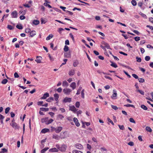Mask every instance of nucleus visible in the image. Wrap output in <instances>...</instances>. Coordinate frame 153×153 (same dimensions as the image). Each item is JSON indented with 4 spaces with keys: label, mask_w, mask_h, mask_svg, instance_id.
<instances>
[{
    "label": "nucleus",
    "mask_w": 153,
    "mask_h": 153,
    "mask_svg": "<svg viewBox=\"0 0 153 153\" xmlns=\"http://www.w3.org/2000/svg\"><path fill=\"white\" fill-rule=\"evenodd\" d=\"M72 90L68 88H65L63 89V92L66 95H69L70 93L71 92Z\"/></svg>",
    "instance_id": "nucleus-1"
},
{
    "label": "nucleus",
    "mask_w": 153,
    "mask_h": 153,
    "mask_svg": "<svg viewBox=\"0 0 153 153\" xmlns=\"http://www.w3.org/2000/svg\"><path fill=\"white\" fill-rule=\"evenodd\" d=\"M10 125L15 129H19V127L16 123H11Z\"/></svg>",
    "instance_id": "nucleus-2"
},
{
    "label": "nucleus",
    "mask_w": 153,
    "mask_h": 153,
    "mask_svg": "<svg viewBox=\"0 0 153 153\" xmlns=\"http://www.w3.org/2000/svg\"><path fill=\"white\" fill-rule=\"evenodd\" d=\"M68 137L67 133L64 132L60 133V138L61 139H64Z\"/></svg>",
    "instance_id": "nucleus-3"
},
{
    "label": "nucleus",
    "mask_w": 153,
    "mask_h": 153,
    "mask_svg": "<svg viewBox=\"0 0 153 153\" xmlns=\"http://www.w3.org/2000/svg\"><path fill=\"white\" fill-rule=\"evenodd\" d=\"M113 94L112 96H111V98L113 99H117V91L115 90H113Z\"/></svg>",
    "instance_id": "nucleus-4"
},
{
    "label": "nucleus",
    "mask_w": 153,
    "mask_h": 153,
    "mask_svg": "<svg viewBox=\"0 0 153 153\" xmlns=\"http://www.w3.org/2000/svg\"><path fill=\"white\" fill-rule=\"evenodd\" d=\"M12 17L13 18H16L17 17L18 13L16 10H15L12 12L11 13Z\"/></svg>",
    "instance_id": "nucleus-5"
},
{
    "label": "nucleus",
    "mask_w": 153,
    "mask_h": 153,
    "mask_svg": "<svg viewBox=\"0 0 153 153\" xmlns=\"http://www.w3.org/2000/svg\"><path fill=\"white\" fill-rule=\"evenodd\" d=\"M69 110L72 111L74 113H75L77 110L74 105L69 106Z\"/></svg>",
    "instance_id": "nucleus-6"
},
{
    "label": "nucleus",
    "mask_w": 153,
    "mask_h": 153,
    "mask_svg": "<svg viewBox=\"0 0 153 153\" xmlns=\"http://www.w3.org/2000/svg\"><path fill=\"white\" fill-rule=\"evenodd\" d=\"M67 146L65 145H62L59 147V150L62 152H65L66 150Z\"/></svg>",
    "instance_id": "nucleus-7"
},
{
    "label": "nucleus",
    "mask_w": 153,
    "mask_h": 153,
    "mask_svg": "<svg viewBox=\"0 0 153 153\" xmlns=\"http://www.w3.org/2000/svg\"><path fill=\"white\" fill-rule=\"evenodd\" d=\"M37 59L35 60L37 63H40L41 62V60H42V58L41 56H37Z\"/></svg>",
    "instance_id": "nucleus-8"
},
{
    "label": "nucleus",
    "mask_w": 153,
    "mask_h": 153,
    "mask_svg": "<svg viewBox=\"0 0 153 153\" xmlns=\"http://www.w3.org/2000/svg\"><path fill=\"white\" fill-rule=\"evenodd\" d=\"M71 101V98L66 97L63 100V102H70Z\"/></svg>",
    "instance_id": "nucleus-9"
},
{
    "label": "nucleus",
    "mask_w": 153,
    "mask_h": 153,
    "mask_svg": "<svg viewBox=\"0 0 153 153\" xmlns=\"http://www.w3.org/2000/svg\"><path fill=\"white\" fill-rule=\"evenodd\" d=\"M49 94L48 93H46L44 94L43 96L41 98V99H45L47 97H49Z\"/></svg>",
    "instance_id": "nucleus-10"
},
{
    "label": "nucleus",
    "mask_w": 153,
    "mask_h": 153,
    "mask_svg": "<svg viewBox=\"0 0 153 153\" xmlns=\"http://www.w3.org/2000/svg\"><path fill=\"white\" fill-rule=\"evenodd\" d=\"M74 121L76 125L77 126H80V124L78 122V119L75 117L74 118Z\"/></svg>",
    "instance_id": "nucleus-11"
},
{
    "label": "nucleus",
    "mask_w": 153,
    "mask_h": 153,
    "mask_svg": "<svg viewBox=\"0 0 153 153\" xmlns=\"http://www.w3.org/2000/svg\"><path fill=\"white\" fill-rule=\"evenodd\" d=\"M62 128L61 127H58L56 128L55 131L56 133H59L62 130Z\"/></svg>",
    "instance_id": "nucleus-12"
},
{
    "label": "nucleus",
    "mask_w": 153,
    "mask_h": 153,
    "mask_svg": "<svg viewBox=\"0 0 153 153\" xmlns=\"http://www.w3.org/2000/svg\"><path fill=\"white\" fill-rule=\"evenodd\" d=\"M75 146L77 149H81L83 148L81 144L77 143L76 144Z\"/></svg>",
    "instance_id": "nucleus-13"
},
{
    "label": "nucleus",
    "mask_w": 153,
    "mask_h": 153,
    "mask_svg": "<svg viewBox=\"0 0 153 153\" xmlns=\"http://www.w3.org/2000/svg\"><path fill=\"white\" fill-rule=\"evenodd\" d=\"M70 87L72 88L73 90L75 89L76 88V84L75 82H72L70 85Z\"/></svg>",
    "instance_id": "nucleus-14"
},
{
    "label": "nucleus",
    "mask_w": 153,
    "mask_h": 153,
    "mask_svg": "<svg viewBox=\"0 0 153 153\" xmlns=\"http://www.w3.org/2000/svg\"><path fill=\"white\" fill-rule=\"evenodd\" d=\"M36 34V32L35 31L33 30L30 33L29 37H32Z\"/></svg>",
    "instance_id": "nucleus-15"
},
{
    "label": "nucleus",
    "mask_w": 153,
    "mask_h": 153,
    "mask_svg": "<svg viewBox=\"0 0 153 153\" xmlns=\"http://www.w3.org/2000/svg\"><path fill=\"white\" fill-rule=\"evenodd\" d=\"M41 122L42 123H45L46 124V123H47L48 122V118H45L42 119L41 120Z\"/></svg>",
    "instance_id": "nucleus-16"
},
{
    "label": "nucleus",
    "mask_w": 153,
    "mask_h": 153,
    "mask_svg": "<svg viewBox=\"0 0 153 153\" xmlns=\"http://www.w3.org/2000/svg\"><path fill=\"white\" fill-rule=\"evenodd\" d=\"M49 131V129L48 128H45L42 129L41 132L43 133H45L46 132H48Z\"/></svg>",
    "instance_id": "nucleus-17"
},
{
    "label": "nucleus",
    "mask_w": 153,
    "mask_h": 153,
    "mask_svg": "<svg viewBox=\"0 0 153 153\" xmlns=\"http://www.w3.org/2000/svg\"><path fill=\"white\" fill-rule=\"evenodd\" d=\"M49 151L50 152H57L58 150L56 148H53L50 149Z\"/></svg>",
    "instance_id": "nucleus-18"
},
{
    "label": "nucleus",
    "mask_w": 153,
    "mask_h": 153,
    "mask_svg": "<svg viewBox=\"0 0 153 153\" xmlns=\"http://www.w3.org/2000/svg\"><path fill=\"white\" fill-rule=\"evenodd\" d=\"M64 56L66 58H70L71 54L70 52L68 53H66L64 54Z\"/></svg>",
    "instance_id": "nucleus-19"
},
{
    "label": "nucleus",
    "mask_w": 153,
    "mask_h": 153,
    "mask_svg": "<svg viewBox=\"0 0 153 153\" xmlns=\"http://www.w3.org/2000/svg\"><path fill=\"white\" fill-rule=\"evenodd\" d=\"M74 74V70H71L69 71L68 74L70 76H72Z\"/></svg>",
    "instance_id": "nucleus-20"
},
{
    "label": "nucleus",
    "mask_w": 153,
    "mask_h": 153,
    "mask_svg": "<svg viewBox=\"0 0 153 153\" xmlns=\"http://www.w3.org/2000/svg\"><path fill=\"white\" fill-rule=\"evenodd\" d=\"M104 45L105 48H106L107 49H110V46L107 43L104 42L103 44Z\"/></svg>",
    "instance_id": "nucleus-21"
},
{
    "label": "nucleus",
    "mask_w": 153,
    "mask_h": 153,
    "mask_svg": "<svg viewBox=\"0 0 153 153\" xmlns=\"http://www.w3.org/2000/svg\"><path fill=\"white\" fill-rule=\"evenodd\" d=\"M68 82L65 80L63 82L62 85L63 86H65L67 87L68 86Z\"/></svg>",
    "instance_id": "nucleus-22"
},
{
    "label": "nucleus",
    "mask_w": 153,
    "mask_h": 153,
    "mask_svg": "<svg viewBox=\"0 0 153 153\" xmlns=\"http://www.w3.org/2000/svg\"><path fill=\"white\" fill-rule=\"evenodd\" d=\"M64 118V116L61 114H59L57 116V118L60 120H62Z\"/></svg>",
    "instance_id": "nucleus-23"
},
{
    "label": "nucleus",
    "mask_w": 153,
    "mask_h": 153,
    "mask_svg": "<svg viewBox=\"0 0 153 153\" xmlns=\"http://www.w3.org/2000/svg\"><path fill=\"white\" fill-rule=\"evenodd\" d=\"M40 110L42 111H47L49 110V108H40Z\"/></svg>",
    "instance_id": "nucleus-24"
},
{
    "label": "nucleus",
    "mask_w": 153,
    "mask_h": 153,
    "mask_svg": "<svg viewBox=\"0 0 153 153\" xmlns=\"http://www.w3.org/2000/svg\"><path fill=\"white\" fill-rule=\"evenodd\" d=\"M33 23L34 25H37L39 24V22L38 20H35L33 21Z\"/></svg>",
    "instance_id": "nucleus-25"
},
{
    "label": "nucleus",
    "mask_w": 153,
    "mask_h": 153,
    "mask_svg": "<svg viewBox=\"0 0 153 153\" xmlns=\"http://www.w3.org/2000/svg\"><path fill=\"white\" fill-rule=\"evenodd\" d=\"M53 138L56 140H59L60 138V137L57 135L54 134L53 135Z\"/></svg>",
    "instance_id": "nucleus-26"
},
{
    "label": "nucleus",
    "mask_w": 153,
    "mask_h": 153,
    "mask_svg": "<svg viewBox=\"0 0 153 153\" xmlns=\"http://www.w3.org/2000/svg\"><path fill=\"white\" fill-rule=\"evenodd\" d=\"M54 97L55 98V100L56 101H57L58 100L59 95L57 94H55L54 95Z\"/></svg>",
    "instance_id": "nucleus-27"
},
{
    "label": "nucleus",
    "mask_w": 153,
    "mask_h": 153,
    "mask_svg": "<svg viewBox=\"0 0 153 153\" xmlns=\"http://www.w3.org/2000/svg\"><path fill=\"white\" fill-rule=\"evenodd\" d=\"M53 100V98L52 97H51L46 100L47 101L49 102H51Z\"/></svg>",
    "instance_id": "nucleus-28"
},
{
    "label": "nucleus",
    "mask_w": 153,
    "mask_h": 153,
    "mask_svg": "<svg viewBox=\"0 0 153 153\" xmlns=\"http://www.w3.org/2000/svg\"><path fill=\"white\" fill-rule=\"evenodd\" d=\"M49 149L48 147H47L42 149L41 151V153H44L47 150Z\"/></svg>",
    "instance_id": "nucleus-29"
},
{
    "label": "nucleus",
    "mask_w": 153,
    "mask_h": 153,
    "mask_svg": "<svg viewBox=\"0 0 153 153\" xmlns=\"http://www.w3.org/2000/svg\"><path fill=\"white\" fill-rule=\"evenodd\" d=\"M146 130L150 132H151L152 131V129L149 126H147L146 128Z\"/></svg>",
    "instance_id": "nucleus-30"
},
{
    "label": "nucleus",
    "mask_w": 153,
    "mask_h": 153,
    "mask_svg": "<svg viewBox=\"0 0 153 153\" xmlns=\"http://www.w3.org/2000/svg\"><path fill=\"white\" fill-rule=\"evenodd\" d=\"M53 36L52 34L49 35L48 37L46 38V40H50V39L52 38Z\"/></svg>",
    "instance_id": "nucleus-31"
},
{
    "label": "nucleus",
    "mask_w": 153,
    "mask_h": 153,
    "mask_svg": "<svg viewBox=\"0 0 153 153\" xmlns=\"http://www.w3.org/2000/svg\"><path fill=\"white\" fill-rule=\"evenodd\" d=\"M79 64V62L78 61L76 60L73 63V66L75 67H76L78 64Z\"/></svg>",
    "instance_id": "nucleus-32"
},
{
    "label": "nucleus",
    "mask_w": 153,
    "mask_h": 153,
    "mask_svg": "<svg viewBox=\"0 0 153 153\" xmlns=\"http://www.w3.org/2000/svg\"><path fill=\"white\" fill-rule=\"evenodd\" d=\"M141 108L145 110H147L148 109L147 107L144 105H142L141 106Z\"/></svg>",
    "instance_id": "nucleus-33"
},
{
    "label": "nucleus",
    "mask_w": 153,
    "mask_h": 153,
    "mask_svg": "<svg viewBox=\"0 0 153 153\" xmlns=\"http://www.w3.org/2000/svg\"><path fill=\"white\" fill-rule=\"evenodd\" d=\"M69 48L66 45H65L64 46V51L65 52H67L68 51Z\"/></svg>",
    "instance_id": "nucleus-34"
},
{
    "label": "nucleus",
    "mask_w": 153,
    "mask_h": 153,
    "mask_svg": "<svg viewBox=\"0 0 153 153\" xmlns=\"http://www.w3.org/2000/svg\"><path fill=\"white\" fill-rule=\"evenodd\" d=\"M8 81V80L7 79H3L1 81V83L3 84H6Z\"/></svg>",
    "instance_id": "nucleus-35"
},
{
    "label": "nucleus",
    "mask_w": 153,
    "mask_h": 153,
    "mask_svg": "<svg viewBox=\"0 0 153 153\" xmlns=\"http://www.w3.org/2000/svg\"><path fill=\"white\" fill-rule=\"evenodd\" d=\"M111 65L115 68H116L117 67V65L114 63L113 62H111Z\"/></svg>",
    "instance_id": "nucleus-36"
},
{
    "label": "nucleus",
    "mask_w": 153,
    "mask_h": 153,
    "mask_svg": "<svg viewBox=\"0 0 153 153\" xmlns=\"http://www.w3.org/2000/svg\"><path fill=\"white\" fill-rule=\"evenodd\" d=\"M131 3L133 5L135 6L137 5V2L135 0H132Z\"/></svg>",
    "instance_id": "nucleus-37"
},
{
    "label": "nucleus",
    "mask_w": 153,
    "mask_h": 153,
    "mask_svg": "<svg viewBox=\"0 0 153 153\" xmlns=\"http://www.w3.org/2000/svg\"><path fill=\"white\" fill-rule=\"evenodd\" d=\"M82 88L81 87H79V88L78 89L77 91V93H76V95L79 94L80 93V91L81 90Z\"/></svg>",
    "instance_id": "nucleus-38"
},
{
    "label": "nucleus",
    "mask_w": 153,
    "mask_h": 153,
    "mask_svg": "<svg viewBox=\"0 0 153 153\" xmlns=\"http://www.w3.org/2000/svg\"><path fill=\"white\" fill-rule=\"evenodd\" d=\"M73 153H83L81 151H78L76 150H74L72 152Z\"/></svg>",
    "instance_id": "nucleus-39"
},
{
    "label": "nucleus",
    "mask_w": 153,
    "mask_h": 153,
    "mask_svg": "<svg viewBox=\"0 0 153 153\" xmlns=\"http://www.w3.org/2000/svg\"><path fill=\"white\" fill-rule=\"evenodd\" d=\"M53 121V120L52 119H50L49 120L48 119V122L47 123H46L47 125H48L50 123H51Z\"/></svg>",
    "instance_id": "nucleus-40"
},
{
    "label": "nucleus",
    "mask_w": 153,
    "mask_h": 153,
    "mask_svg": "<svg viewBox=\"0 0 153 153\" xmlns=\"http://www.w3.org/2000/svg\"><path fill=\"white\" fill-rule=\"evenodd\" d=\"M44 5L46 7H48L49 8H52V7L49 4H48L47 3H44Z\"/></svg>",
    "instance_id": "nucleus-41"
},
{
    "label": "nucleus",
    "mask_w": 153,
    "mask_h": 153,
    "mask_svg": "<svg viewBox=\"0 0 153 153\" xmlns=\"http://www.w3.org/2000/svg\"><path fill=\"white\" fill-rule=\"evenodd\" d=\"M129 121L131 122L134 123H135L136 122L134 119L132 118H130L129 119Z\"/></svg>",
    "instance_id": "nucleus-42"
},
{
    "label": "nucleus",
    "mask_w": 153,
    "mask_h": 153,
    "mask_svg": "<svg viewBox=\"0 0 153 153\" xmlns=\"http://www.w3.org/2000/svg\"><path fill=\"white\" fill-rule=\"evenodd\" d=\"M124 106L126 107H132L134 108V106L133 105H130L129 104L124 105Z\"/></svg>",
    "instance_id": "nucleus-43"
},
{
    "label": "nucleus",
    "mask_w": 153,
    "mask_h": 153,
    "mask_svg": "<svg viewBox=\"0 0 153 153\" xmlns=\"http://www.w3.org/2000/svg\"><path fill=\"white\" fill-rule=\"evenodd\" d=\"M137 91L139 92L142 95H144V92L141 90L138 89Z\"/></svg>",
    "instance_id": "nucleus-44"
},
{
    "label": "nucleus",
    "mask_w": 153,
    "mask_h": 153,
    "mask_svg": "<svg viewBox=\"0 0 153 153\" xmlns=\"http://www.w3.org/2000/svg\"><path fill=\"white\" fill-rule=\"evenodd\" d=\"M138 80L140 82L143 83L145 82V80L142 78H138Z\"/></svg>",
    "instance_id": "nucleus-45"
},
{
    "label": "nucleus",
    "mask_w": 153,
    "mask_h": 153,
    "mask_svg": "<svg viewBox=\"0 0 153 153\" xmlns=\"http://www.w3.org/2000/svg\"><path fill=\"white\" fill-rule=\"evenodd\" d=\"M107 120L108 122L111 123L113 125H114L113 122L109 118H108Z\"/></svg>",
    "instance_id": "nucleus-46"
},
{
    "label": "nucleus",
    "mask_w": 153,
    "mask_h": 153,
    "mask_svg": "<svg viewBox=\"0 0 153 153\" xmlns=\"http://www.w3.org/2000/svg\"><path fill=\"white\" fill-rule=\"evenodd\" d=\"M137 61L138 62H140L141 61V59L140 58L138 57L137 56L136 57Z\"/></svg>",
    "instance_id": "nucleus-47"
},
{
    "label": "nucleus",
    "mask_w": 153,
    "mask_h": 153,
    "mask_svg": "<svg viewBox=\"0 0 153 153\" xmlns=\"http://www.w3.org/2000/svg\"><path fill=\"white\" fill-rule=\"evenodd\" d=\"M7 28L10 30H12L13 29V27L11 25H8Z\"/></svg>",
    "instance_id": "nucleus-48"
},
{
    "label": "nucleus",
    "mask_w": 153,
    "mask_h": 153,
    "mask_svg": "<svg viewBox=\"0 0 153 153\" xmlns=\"http://www.w3.org/2000/svg\"><path fill=\"white\" fill-rule=\"evenodd\" d=\"M49 55L48 56L49 58L50 59L51 61H53L54 60V59L53 57L51 56L49 54H48Z\"/></svg>",
    "instance_id": "nucleus-49"
},
{
    "label": "nucleus",
    "mask_w": 153,
    "mask_h": 153,
    "mask_svg": "<svg viewBox=\"0 0 153 153\" xmlns=\"http://www.w3.org/2000/svg\"><path fill=\"white\" fill-rule=\"evenodd\" d=\"M80 106V103L79 102H77L75 104V106L76 108H79Z\"/></svg>",
    "instance_id": "nucleus-50"
},
{
    "label": "nucleus",
    "mask_w": 153,
    "mask_h": 153,
    "mask_svg": "<svg viewBox=\"0 0 153 153\" xmlns=\"http://www.w3.org/2000/svg\"><path fill=\"white\" fill-rule=\"evenodd\" d=\"M112 108L113 109H114L116 110L118 109V108L117 107V106H116L114 105H111Z\"/></svg>",
    "instance_id": "nucleus-51"
},
{
    "label": "nucleus",
    "mask_w": 153,
    "mask_h": 153,
    "mask_svg": "<svg viewBox=\"0 0 153 153\" xmlns=\"http://www.w3.org/2000/svg\"><path fill=\"white\" fill-rule=\"evenodd\" d=\"M10 110V107H7V108H6L5 110V113L6 114L8 113L9 111Z\"/></svg>",
    "instance_id": "nucleus-52"
},
{
    "label": "nucleus",
    "mask_w": 153,
    "mask_h": 153,
    "mask_svg": "<svg viewBox=\"0 0 153 153\" xmlns=\"http://www.w3.org/2000/svg\"><path fill=\"white\" fill-rule=\"evenodd\" d=\"M16 27L19 29H22L23 28V27L21 25H17L16 26Z\"/></svg>",
    "instance_id": "nucleus-53"
},
{
    "label": "nucleus",
    "mask_w": 153,
    "mask_h": 153,
    "mask_svg": "<svg viewBox=\"0 0 153 153\" xmlns=\"http://www.w3.org/2000/svg\"><path fill=\"white\" fill-rule=\"evenodd\" d=\"M120 129L122 130H123L124 129V127L123 125L120 126V125H118Z\"/></svg>",
    "instance_id": "nucleus-54"
},
{
    "label": "nucleus",
    "mask_w": 153,
    "mask_h": 153,
    "mask_svg": "<svg viewBox=\"0 0 153 153\" xmlns=\"http://www.w3.org/2000/svg\"><path fill=\"white\" fill-rule=\"evenodd\" d=\"M31 31L30 29L29 28H27L25 30V32L26 33H29Z\"/></svg>",
    "instance_id": "nucleus-55"
},
{
    "label": "nucleus",
    "mask_w": 153,
    "mask_h": 153,
    "mask_svg": "<svg viewBox=\"0 0 153 153\" xmlns=\"http://www.w3.org/2000/svg\"><path fill=\"white\" fill-rule=\"evenodd\" d=\"M150 59V56H146L145 57V60L147 61H149Z\"/></svg>",
    "instance_id": "nucleus-56"
},
{
    "label": "nucleus",
    "mask_w": 153,
    "mask_h": 153,
    "mask_svg": "<svg viewBox=\"0 0 153 153\" xmlns=\"http://www.w3.org/2000/svg\"><path fill=\"white\" fill-rule=\"evenodd\" d=\"M128 145L131 146H133L134 145V143L133 142H129L128 143Z\"/></svg>",
    "instance_id": "nucleus-57"
},
{
    "label": "nucleus",
    "mask_w": 153,
    "mask_h": 153,
    "mask_svg": "<svg viewBox=\"0 0 153 153\" xmlns=\"http://www.w3.org/2000/svg\"><path fill=\"white\" fill-rule=\"evenodd\" d=\"M132 76L136 79H138V76L136 74H133L132 75Z\"/></svg>",
    "instance_id": "nucleus-58"
},
{
    "label": "nucleus",
    "mask_w": 153,
    "mask_h": 153,
    "mask_svg": "<svg viewBox=\"0 0 153 153\" xmlns=\"http://www.w3.org/2000/svg\"><path fill=\"white\" fill-rule=\"evenodd\" d=\"M43 103V101H39L37 102V105H38L40 106V105H42Z\"/></svg>",
    "instance_id": "nucleus-59"
},
{
    "label": "nucleus",
    "mask_w": 153,
    "mask_h": 153,
    "mask_svg": "<svg viewBox=\"0 0 153 153\" xmlns=\"http://www.w3.org/2000/svg\"><path fill=\"white\" fill-rule=\"evenodd\" d=\"M134 39L136 41H138L140 40V37H134Z\"/></svg>",
    "instance_id": "nucleus-60"
},
{
    "label": "nucleus",
    "mask_w": 153,
    "mask_h": 153,
    "mask_svg": "<svg viewBox=\"0 0 153 153\" xmlns=\"http://www.w3.org/2000/svg\"><path fill=\"white\" fill-rule=\"evenodd\" d=\"M25 10H24V11H20L19 12V13H20V14H22L23 15H24L25 14Z\"/></svg>",
    "instance_id": "nucleus-61"
},
{
    "label": "nucleus",
    "mask_w": 153,
    "mask_h": 153,
    "mask_svg": "<svg viewBox=\"0 0 153 153\" xmlns=\"http://www.w3.org/2000/svg\"><path fill=\"white\" fill-rule=\"evenodd\" d=\"M14 76L15 78H18L19 77L18 73L17 72H15L14 74Z\"/></svg>",
    "instance_id": "nucleus-62"
},
{
    "label": "nucleus",
    "mask_w": 153,
    "mask_h": 153,
    "mask_svg": "<svg viewBox=\"0 0 153 153\" xmlns=\"http://www.w3.org/2000/svg\"><path fill=\"white\" fill-rule=\"evenodd\" d=\"M141 15L143 18H145L146 19L147 18V17L145 14L143 13H141Z\"/></svg>",
    "instance_id": "nucleus-63"
},
{
    "label": "nucleus",
    "mask_w": 153,
    "mask_h": 153,
    "mask_svg": "<svg viewBox=\"0 0 153 153\" xmlns=\"http://www.w3.org/2000/svg\"><path fill=\"white\" fill-rule=\"evenodd\" d=\"M149 21L153 24V18L152 17H150L149 18Z\"/></svg>",
    "instance_id": "nucleus-64"
}]
</instances>
